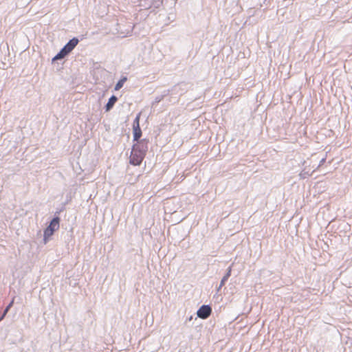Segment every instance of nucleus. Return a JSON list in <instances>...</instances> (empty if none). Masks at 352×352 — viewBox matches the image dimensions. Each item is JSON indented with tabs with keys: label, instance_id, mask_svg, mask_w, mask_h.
I'll use <instances>...</instances> for the list:
<instances>
[{
	"label": "nucleus",
	"instance_id": "0eeeda50",
	"mask_svg": "<svg viewBox=\"0 0 352 352\" xmlns=\"http://www.w3.org/2000/svg\"><path fill=\"white\" fill-rule=\"evenodd\" d=\"M126 81V77H123L122 78H121V79H120V80L117 82V84L116 85L114 89H115L116 91H118L119 89H120L123 87V85H124V82H125Z\"/></svg>",
	"mask_w": 352,
	"mask_h": 352
},
{
	"label": "nucleus",
	"instance_id": "7ed1b4c3",
	"mask_svg": "<svg viewBox=\"0 0 352 352\" xmlns=\"http://www.w3.org/2000/svg\"><path fill=\"white\" fill-rule=\"evenodd\" d=\"M60 227L59 217H54L50 222V225L44 230V241L46 243L49 238L52 236L56 230H58Z\"/></svg>",
	"mask_w": 352,
	"mask_h": 352
},
{
	"label": "nucleus",
	"instance_id": "423d86ee",
	"mask_svg": "<svg viewBox=\"0 0 352 352\" xmlns=\"http://www.w3.org/2000/svg\"><path fill=\"white\" fill-rule=\"evenodd\" d=\"M118 100V98L116 96H112L109 99V101L107 102V104H106V111H109L110 109H112V107H113V105L115 104V103L117 102Z\"/></svg>",
	"mask_w": 352,
	"mask_h": 352
},
{
	"label": "nucleus",
	"instance_id": "f257e3e1",
	"mask_svg": "<svg viewBox=\"0 0 352 352\" xmlns=\"http://www.w3.org/2000/svg\"><path fill=\"white\" fill-rule=\"evenodd\" d=\"M148 140L144 139L134 144L131 155L129 162L133 166H139L143 161L148 150Z\"/></svg>",
	"mask_w": 352,
	"mask_h": 352
},
{
	"label": "nucleus",
	"instance_id": "f03ea898",
	"mask_svg": "<svg viewBox=\"0 0 352 352\" xmlns=\"http://www.w3.org/2000/svg\"><path fill=\"white\" fill-rule=\"evenodd\" d=\"M78 39L76 38H73L71 39L65 46L64 47L54 56L53 60H58L64 58L69 53H70L74 48L78 45Z\"/></svg>",
	"mask_w": 352,
	"mask_h": 352
},
{
	"label": "nucleus",
	"instance_id": "6e6552de",
	"mask_svg": "<svg viewBox=\"0 0 352 352\" xmlns=\"http://www.w3.org/2000/svg\"><path fill=\"white\" fill-rule=\"evenodd\" d=\"M231 267H230L228 268V270L226 273V274L223 277L221 281V284H220V286H223L224 284H225V282L228 279V278L231 275Z\"/></svg>",
	"mask_w": 352,
	"mask_h": 352
},
{
	"label": "nucleus",
	"instance_id": "1a4fd4ad",
	"mask_svg": "<svg viewBox=\"0 0 352 352\" xmlns=\"http://www.w3.org/2000/svg\"><path fill=\"white\" fill-rule=\"evenodd\" d=\"M13 302H14V300H12L11 301V302H10V303L8 305V307L6 308V309H5V311H4V313H3V316H2V318H3L5 316V315L6 314V313L8 311L9 309L12 306Z\"/></svg>",
	"mask_w": 352,
	"mask_h": 352
},
{
	"label": "nucleus",
	"instance_id": "39448f33",
	"mask_svg": "<svg viewBox=\"0 0 352 352\" xmlns=\"http://www.w3.org/2000/svg\"><path fill=\"white\" fill-rule=\"evenodd\" d=\"M212 313V309L209 305H202L198 309L197 314V316L201 319L208 318Z\"/></svg>",
	"mask_w": 352,
	"mask_h": 352
},
{
	"label": "nucleus",
	"instance_id": "20e7f679",
	"mask_svg": "<svg viewBox=\"0 0 352 352\" xmlns=\"http://www.w3.org/2000/svg\"><path fill=\"white\" fill-rule=\"evenodd\" d=\"M140 116L141 113H139L135 117L133 124V140L137 142H139L138 140L142 136V130L140 127Z\"/></svg>",
	"mask_w": 352,
	"mask_h": 352
}]
</instances>
